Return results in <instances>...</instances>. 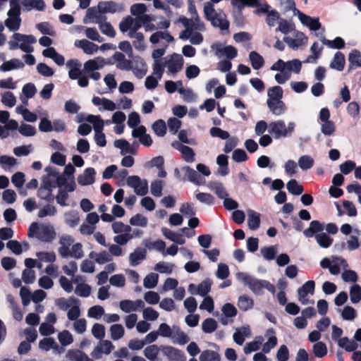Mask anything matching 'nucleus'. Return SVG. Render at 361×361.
Segmentation results:
<instances>
[{
    "mask_svg": "<svg viewBox=\"0 0 361 361\" xmlns=\"http://www.w3.org/2000/svg\"><path fill=\"white\" fill-rule=\"evenodd\" d=\"M1 102L8 107H13L16 104V99L13 92H6L1 97Z\"/></svg>",
    "mask_w": 361,
    "mask_h": 361,
    "instance_id": "obj_63",
    "label": "nucleus"
},
{
    "mask_svg": "<svg viewBox=\"0 0 361 361\" xmlns=\"http://www.w3.org/2000/svg\"><path fill=\"white\" fill-rule=\"evenodd\" d=\"M159 349L157 345H151L144 350L145 356L149 360L154 361L159 354Z\"/></svg>",
    "mask_w": 361,
    "mask_h": 361,
    "instance_id": "obj_51",
    "label": "nucleus"
},
{
    "mask_svg": "<svg viewBox=\"0 0 361 361\" xmlns=\"http://www.w3.org/2000/svg\"><path fill=\"white\" fill-rule=\"evenodd\" d=\"M283 91L281 87L274 86L268 89L267 95L269 99L267 100H282Z\"/></svg>",
    "mask_w": 361,
    "mask_h": 361,
    "instance_id": "obj_35",
    "label": "nucleus"
},
{
    "mask_svg": "<svg viewBox=\"0 0 361 361\" xmlns=\"http://www.w3.org/2000/svg\"><path fill=\"white\" fill-rule=\"evenodd\" d=\"M195 197L202 203H204L208 205H212L214 204V197L209 193L199 192L196 194Z\"/></svg>",
    "mask_w": 361,
    "mask_h": 361,
    "instance_id": "obj_61",
    "label": "nucleus"
},
{
    "mask_svg": "<svg viewBox=\"0 0 361 361\" xmlns=\"http://www.w3.org/2000/svg\"><path fill=\"white\" fill-rule=\"evenodd\" d=\"M132 38H135V40L133 42L134 47L139 51H144L145 49V37L143 33L137 32L133 35Z\"/></svg>",
    "mask_w": 361,
    "mask_h": 361,
    "instance_id": "obj_53",
    "label": "nucleus"
},
{
    "mask_svg": "<svg viewBox=\"0 0 361 361\" xmlns=\"http://www.w3.org/2000/svg\"><path fill=\"white\" fill-rule=\"evenodd\" d=\"M163 235L169 240L179 244L183 245L185 240L182 235L176 233L167 228H162L161 229Z\"/></svg>",
    "mask_w": 361,
    "mask_h": 361,
    "instance_id": "obj_23",
    "label": "nucleus"
},
{
    "mask_svg": "<svg viewBox=\"0 0 361 361\" xmlns=\"http://www.w3.org/2000/svg\"><path fill=\"white\" fill-rule=\"evenodd\" d=\"M25 66L24 63L18 59H13L10 61L4 62L0 66L1 71L6 72L13 69L23 68Z\"/></svg>",
    "mask_w": 361,
    "mask_h": 361,
    "instance_id": "obj_22",
    "label": "nucleus"
},
{
    "mask_svg": "<svg viewBox=\"0 0 361 361\" xmlns=\"http://www.w3.org/2000/svg\"><path fill=\"white\" fill-rule=\"evenodd\" d=\"M286 187L288 192L293 195H300L304 190L303 186L298 184L295 179L290 180L287 183Z\"/></svg>",
    "mask_w": 361,
    "mask_h": 361,
    "instance_id": "obj_32",
    "label": "nucleus"
},
{
    "mask_svg": "<svg viewBox=\"0 0 361 361\" xmlns=\"http://www.w3.org/2000/svg\"><path fill=\"white\" fill-rule=\"evenodd\" d=\"M210 135L214 137H219L222 140H227L230 135L228 132L218 127H212L209 130Z\"/></svg>",
    "mask_w": 361,
    "mask_h": 361,
    "instance_id": "obj_60",
    "label": "nucleus"
},
{
    "mask_svg": "<svg viewBox=\"0 0 361 361\" xmlns=\"http://www.w3.org/2000/svg\"><path fill=\"white\" fill-rule=\"evenodd\" d=\"M134 62L136 63V66L133 67L132 70L137 78H142L147 73L146 63L140 56H136L134 58Z\"/></svg>",
    "mask_w": 361,
    "mask_h": 361,
    "instance_id": "obj_17",
    "label": "nucleus"
},
{
    "mask_svg": "<svg viewBox=\"0 0 361 361\" xmlns=\"http://www.w3.org/2000/svg\"><path fill=\"white\" fill-rule=\"evenodd\" d=\"M91 292V287L87 283H80L78 284L75 290V293L76 295L86 298L88 297Z\"/></svg>",
    "mask_w": 361,
    "mask_h": 361,
    "instance_id": "obj_56",
    "label": "nucleus"
},
{
    "mask_svg": "<svg viewBox=\"0 0 361 361\" xmlns=\"http://www.w3.org/2000/svg\"><path fill=\"white\" fill-rule=\"evenodd\" d=\"M183 59L180 54H173L171 59L168 61V69L171 73H176L180 71L183 66Z\"/></svg>",
    "mask_w": 361,
    "mask_h": 361,
    "instance_id": "obj_11",
    "label": "nucleus"
},
{
    "mask_svg": "<svg viewBox=\"0 0 361 361\" xmlns=\"http://www.w3.org/2000/svg\"><path fill=\"white\" fill-rule=\"evenodd\" d=\"M164 182L161 180H155L151 183V193L154 197H159L162 195Z\"/></svg>",
    "mask_w": 361,
    "mask_h": 361,
    "instance_id": "obj_52",
    "label": "nucleus"
},
{
    "mask_svg": "<svg viewBox=\"0 0 361 361\" xmlns=\"http://www.w3.org/2000/svg\"><path fill=\"white\" fill-rule=\"evenodd\" d=\"M204 12L205 18L210 21L214 27H219L221 30H228L230 25L228 20L223 19L216 13L211 3H207L204 5Z\"/></svg>",
    "mask_w": 361,
    "mask_h": 361,
    "instance_id": "obj_3",
    "label": "nucleus"
},
{
    "mask_svg": "<svg viewBox=\"0 0 361 361\" xmlns=\"http://www.w3.org/2000/svg\"><path fill=\"white\" fill-rule=\"evenodd\" d=\"M249 59L251 62V65L255 70H259L264 65V60L263 57L255 51H252L250 53Z\"/></svg>",
    "mask_w": 361,
    "mask_h": 361,
    "instance_id": "obj_24",
    "label": "nucleus"
},
{
    "mask_svg": "<svg viewBox=\"0 0 361 361\" xmlns=\"http://www.w3.org/2000/svg\"><path fill=\"white\" fill-rule=\"evenodd\" d=\"M111 337L114 341H117L121 338L124 334L125 330L121 324H113L110 327Z\"/></svg>",
    "mask_w": 361,
    "mask_h": 361,
    "instance_id": "obj_41",
    "label": "nucleus"
},
{
    "mask_svg": "<svg viewBox=\"0 0 361 361\" xmlns=\"http://www.w3.org/2000/svg\"><path fill=\"white\" fill-rule=\"evenodd\" d=\"M313 353L315 357H323L327 354V348L324 343L317 342L313 345Z\"/></svg>",
    "mask_w": 361,
    "mask_h": 361,
    "instance_id": "obj_49",
    "label": "nucleus"
},
{
    "mask_svg": "<svg viewBox=\"0 0 361 361\" xmlns=\"http://www.w3.org/2000/svg\"><path fill=\"white\" fill-rule=\"evenodd\" d=\"M178 150L181 152L183 158L186 162L192 163L194 161L195 152L191 147L181 145Z\"/></svg>",
    "mask_w": 361,
    "mask_h": 361,
    "instance_id": "obj_36",
    "label": "nucleus"
},
{
    "mask_svg": "<svg viewBox=\"0 0 361 361\" xmlns=\"http://www.w3.org/2000/svg\"><path fill=\"white\" fill-rule=\"evenodd\" d=\"M350 298L353 303L356 304L361 300V287L358 284H353L350 289Z\"/></svg>",
    "mask_w": 361,
    "mask_h": 361,
    "instance_id": "obj_45",
    "label": "nucleus"
},
{
    "mask_svg": "<svg viewBox=\"0 0 361 361\" xmlns=\"http://www.w3.org/2000/svg\"><path fill=\"white\" fill-rule=\"evenodd\" d=\"M315 288V283L314 281L310 280L306 281L300 288L298 290V300L303 304L306 305L309 300L307 298V294H313Z\"/></svg>",
    "mask_w": 361,
    "mask_h": 361,
    "instance_id": "obj_7",
    "label": "nucleus"
},
{
    "mask_svg": "<svg viewBox=\"0 0 361 361\" xmlns=\"http://www.w3.org/2000/svg\"><path fill=\"white\" fill-rule=\"evenodd\" d=\"M37 196L48 202H53L55 199L51 189L39 188L37 191Z\"/></svg>",
    "mask_w": 361,
    "mask_h": 361,
    "instance_id": "obj_58",
    "label": "nucleus"
},
{
    "mask_svg": "<svg viewBox=\"0 0 361 361\" xmlns=\"http://www.w3.org/2000/svg\"><path fill=\"white\" fill-rule=\"evenodd\" d=\"M160 39H164L168 43H171V42H173L174 38L167 31H166V32L157 31V32L153 33L149 37V41L153 44H157Z\"/></svg>",
    "mask_w": 361,
    "mask_h": 361,
    "instance_id": "obj_18",
    "label": "nucleus"
},
{
    "mask_svg": "<svg viewBox=\"0 0 361 361\" xmlns=\"http://www.w3.org/2000/svg\"><path fill=\"white\" fill-rule=\"evenodd\" d=\"M200 361H220V355L218 353L211 350H203L200 357Z\"/></svg>",
    "mask_w": 361,
    "mask_h": 361,
    "instance_id": "obj_37",
    "label": "nucleus"
},
{
    "mask_svg": "<svg viewBox=\"0 0 361 361\" xmlns=\"http://www.w3.org/2000/svg\"><path fill=\"white\" fill-rule=\"evenodd\" d=\"M345 56L341 52L338 51L335 54L334 59L330 63V68L338 71H342L345 66Z\"/></svg>",
    "mask_w": 361,
    "mask_h": 361,
    "instance_id": "obj_20",
    "label": "nucleus"
},
{
    "mask_svg": "<svg viewBox=\"0 0 361 361\" xmlns=\"http://www.w3.org/2000/svg\"><path fill=\"white\" fill-rule=\"evenodd\" d=\"M96 171L92 167L87 168L84 170L82 174H80L77 180L79 185L85 186L89 185L95 181Z\"/></svg>",
    "mask_w": 361,
    "mask_h": 361,
    "instance_id": "obj_8",
    "label": "nucleus"
},
{
    "mask_svg": "<svg viewBox=\"0 0 361 361\" xmlns=\"http://www.w3.org/2000/svg\"><path fill=\"white\" fill-rule=\"evenodd\" d=\"M160 350L169 361H185V353L178 348L171 345H161Z\"/></svg>",
    "mask_w": 361,
    "mask_h": 361,
    "instance_id": "obj_4",
    "label": "nucleus"
},
{
    "mask_svg": "<svg viewBox=\"0 0 361 361\" xmlns=\"http://www.w3.org/2000/svg\"><path fill=\"white\" fill-rule=\"evenodd\" d=\"M21 4L23 6L24 11H27L32 9L42 11L46 7L44 0H21Z\"/></svg>",
    "mask_w": 361,
    "mask_h": 361,
    "instance_id": "obj_15",
    "label": "nucleus"
},
{
    "mask_svg": "<svg viewBox=\"0 0 361 361\" xmlns=\"http://www.w3.org/2000/svg\"><path fill=\"white\" fill-rule=\"evenodd\" d=\"M324 228V224L319 221L313 220L310 222V226L304 230L303 234L308 238L314 236L317 243L321 247L327 248L331 245L334 240L326 233H322Z\"/></svg>",
    "mask_w": 361,
    "mask_h": 361,
    "instance_id": "obj_2",
    "label": "nucleus"
},
{
    "mask_svg": "<svg viewBox=\"0 0 361 361\" xmlns=\"http://www.w3.org/2000/svg\"><path fill=\"white\" fill-rule=\"evenodd\" d=\"M212 281L210 279H205L202 281L198 286H197V295H200L201 296H206L208 293L211 290V286H212Z\"/></svg>",
    "mask_w": 361,
    "mask_h": 361,
    "instance_id": "obj_48",
    "label": "nucleus"
},
{
    "mask_svg": "<svg viewBox=\"0 0 361 361\" xmlns=\"http://www.w3.org/2000/svg\"><path fill=\"white\" fill-rule=\"evenodd\" d=\"M20 4H21V0H10L11 8L7 13L8 16L20 18L21 8Z\"/></svg>",
    "mask_w": 361,
    "mask_h": 361,
    "instance_id": "obj_39",
    "label": "nucleus"
},
{
    "mask_svg": "<svg viewBox=\"0 0 361 361\" xmlns=\"http://www.w3.org/2000/svg\"><path fill=\"white\" fill-rule=\"evenodd\" d=\"M130 224L132 226L145 227L147 225V219L142 214H137L130 218Z\"/></svg>",
    "mask_w": 361,
    "mask_h": 361,
    "instance_id": "obj_59",
    "label": "nucleus"
},
{
    "mask_svg": "<svg viewBox=\"0 0 361 361\" xmlns=\"http://www.w3.org/2000/svg\"><path fill=\"white\" fill-rule=\"evenodd\" d=\"M152 129L157 135L159 137H163L166 133V123L164 122V120L159 119L153 123Z\"/></svg>",
    "mask_w": 361,
    "mask_h": 361,
    "instance_id": "obj_42",
    "label": "nucleus"
},
{
    "mask_svg": "<svg viewBox=\"0 0 361 361\" xmlns=\"http://www.w3.org/2000/svg\"><path fill=\"white\" fill-rule=\"evenodd\" d=\"M113 58L117 61V68L126 71H130L133 68L132 61L126 59L125 55L121 52H115L113 55Z\"/></svg>",
    "mask_w": 361,
    "mask_h": 361,
    "instance_id": "obj_12",
    "label": "nucleus"
},
{
    "mask_svg": "<svg viewBox=\"0 0 361 361\" xmlns=\"http://www.w3.org/2000/svg\"><path fill=\"white\" fill-rule=\"evenodd\" d=\"M247 225L250 229L256 230L260 225V216L259 214L253 211H248Z\"/></svg>",
    "mask_w": 361,
    "mask_h": 361,
    "instance_id": "obj_25",
    "label": "nucleus"
},
{
    "mask_svg": "<svg viewBox=\"0 0 361 361\" xmlns=\"http://www.w3.org/2000/svg\"><path fill=\"white\" fill-rule=\"evenodd\" d=\"M112 229L115 233H130L131 227L124 224L121 221H116L112 224Z\"/></svg>",
    "mask_w": 361,
    "mask_h": 361,
    "instance_id": "obj_62",
    "label": "nucleus"
},
{
    "mask_svg": "<svg viewBox=\"0 0 361 361\" xmlns=\"http://www.w3.org/2000/svg\"><path fill=\"white\" fill-rule=\"evenodd\" d=\"M263 341V338L262 336L256 337L255 341L252 342L247 343L244 347V353L245 354H249L253 351H256L259 350L260 345H262Z\"/></svg>",
    "mask_w": 361,
    "mask_h": 361,
    "instance_id": "obj_44",
    "label": "nucleus"
},
{
    "mask_svg": "<svg viewBox=\"0 0 361 361\" xmlns=\"http://www.w3.org/2000/svg\"><path fill=\"white\" fill-rule=\"evenodd\" d=\"M39 346L41 349L49 350L51 348H58V344L53 338H45L39 341Z\"/></svg>",
    "mask_w": 361,
    "mask_h": 361,
    "instance_id": "obj_57",
    "label": "nucleus"
},
{
    "mask_svg": "<svg viewBox=\"0 0 361 361\" xmlns=\"http://www.w3.org/2000/svg\"><path fill=\"white\" fill-rule=\"evenodd\" d=\"M314 159L308 155H303L298 159V165L303 171L311 169L314 166Z\"/></svg>",
    "mask_w": 361,
    "mask_h": 361,
    "instance_id": "obj_46",
    "label": "nucleus"
},
{
    "mask_svg": "<svg viewBox=\"0 0 361 361\" xmlns=\"http://www.w3.org/2000/svg\"><path fill=\"white\" fill-rule=\"evenodd\" d=\"M254 305L253 300L247 295H243L239 297L238 300V306L242 311H247L252 308Z\"/></svg>",
    "mask_w": 361,
    "mask_h": 361,
    "instance_id": "obj_33",
    "label": "nucleus"
},
{
    "mask_svg": "<svg viewBox=\"0 0 361 361\" xmlns=\"http://www.w3.org/2000/svg\"><path fill=\"white\" fill-rule=\"evenodd\" d=\"M218 324L216 321L212 318H207L202 322V331L206 334H211L217 329Z\"/></svg>",
    "mask_w": 361,
    "mask_h": 361,
    "instance_id": "obj_43",
    "label": "nucleus"
},
{
    "mask_svg": "<svg viewBox=\"0 0 361 361\" xmlns=\"http://www.w3.org/2000/svg\"><path fill=\"white\" fill-rule=\"evenodd\" d=\"M86 121L90 123H92L93 128L95 133H99L102 132L104 129V121L101 118L99 115L94 116V115H88L86 118Z\"/></svg>",
    "mask_w": 361,
    "mask_h": 361,
    "instance_id": "obj_26",
    "label": "nucleus"
},
{
    "mask_svg": "<svg viewBox=\"0 0 361 361\" xmlns=\"http://www.w3.org/2000/svg\"><path fill=\"white\" fill-rule=\"evenodd\" d=\"M158 279L157 274L150 273L144 279V286L147 288H153L157 285Z\"/></svg>",
    "mask_w": 361,
    "mask_h": 361,
    "instance_id": "obj_50",
    "label": "nucleus"
},
{
    "mask_svg": "<svg viewBox=\"0 0 361 361\" xmlns=\"http://www.w3.org/2000/svg\"><path fill=\"white\" fill-rule=\"evenodd\" d=\"M338 345L345 348L348 352H353L357 348V343L354 341H350L348 337H343L338 340Z\"/></svg>",
    "mask_w": 361,
    "mask_h": 361,
    "instance_id": "obj_38",
    "label": "nucleus"
},
{
    "mask_svg": "<svg viewBox=\"0 0 361 361\" xmlns=\"http://www.w3.org/2000/svg\"><path fill=\"white\" fill-rule=\"evenodd\" d=\"M114 348V345L111 341L109 340H102L91 353V356L96 360H99L102 358V353L109 355Z\"/></svg>",
    "mask_w": 361,
    "mask_h": 361,
    "instance_id": "obj_5",
    "label": "nucleus"
},
{
    "mask_svg": "<svg viewBox=\"0 0 361 361\" xmlns=\"http://www.w3.org/2000/svg\"><path fill=\"white\" fill-rule=\"evenodd\" d=\"M56 232L52 226L42 225L39 233H37V239L42 242L51 243L56 238Z\"/></svg>",
    "mask_w": 361,
    "mask_h": 361,
    "instance_id": "obj_9",
    "label": "nucleus"
},
{
    "mask_svg": "<svg viewBox=\"0 0 361 361\" xmlns=\"http://www.w3.org/2000/svg\"><path fill=\"white\" fill-rule=\"evenodd\" d=\"M114 146L121 150V154H125L126 153L135 154L136 150L130 147L129 142L124 140H117L114 142Z\"/></svg>",
    "mask_w": 361,
    "mask_h": 361,
    "instance_id": "obj_29",
    "label": "nucleus"
},
{
    "mask_svg": "<svg viewBox=\"0 0 361 361\" xmlns=\"http://www.w3.org/2000/svg\"><path fill=\"white\" fill-rule=\"evenodd\" d=\"M147 250L145 248L137 247L133 252L130 254L129 260L131 266H137L146 258Z\"/></svg>",
    "mask_w": 361,
    "mask_h": 361,
    "instance_id": "obj_16",
    "label": "nucleus"
},
{
    "mask_svg": "<svg viewBox=\"0 0 361 361\" xmlns=\"http://www.w3.org/2000/svg\"><path fill=\"white\" fill-rule=\"evenodd\" d=\"M58 338L61 344L63 346L70 345L73 341V336L68 330L60 332L58 335Z\"/></svg>",
    "mask_w": 361,
    "mask_h": 361,
    "instance_id": "obj_54",
    "label": "nucleus"
},
{
    "mask_svg": "<svg viewBox=\"0 0 361 361\" xmlns=\"http://www.w3.org/2000/svg\"><path fill=\"white\" fill-rule=\"evenodd\" d=\"M213 49L215 47L217 52L221 53L226 56L229 59H233L238 55V51L236 48L231 45H228L224 48H221L220 44L212 45Z\"/></svg>",
    "mask_w": 361,
    "mask_h": 361,
    "instance_id": "obj_21",
    "label": "nucleus"
},
{
    "mask_svg": "<svg viewBox=\"0 0 361 361\" xmlns=\"http://www.w3.org/2000/svg\"><path fill=\"white\" fill-rule=\"evenodd\" d=\"M5 25L11 31H16L20 28L21 23V18L8 16L4 22Z\"/></svg>",
    "mask_w": 361,
    "mask_h": 361,
    "instance_id": "obj_47",
    "label": "nucleus"
},
{
    "mask_svg": "<svg viewBox=\"0 0 361 361\" xmlns=\"http://www.w3.org/2000/svg\"><path fill=\"white\" fill-rule=\"evenodd\" d=\"M209 188L214 191L215 194L220 199H224L226 197L228 196V192L225 190L223 184L219 182H210Z\"/></svg>",
    "mask_w": 361,
    "mask_h": 361,
    "instance_id": "obj_31",
    "label": "nucleus"
},
{
    "mask_svg": "<svg viewBox=\"0 0 361 361\" xmlns=\"http://www.w3.org/2000/svg\"><path fill=\"white\" fill-rule=\"evenodd\" d=\"M118 5L116 2L110 1L106 2H101L98 5L99 13H116L118 10Z\"/></svg>",
    "mask_w": 361,
    "mask_h": 361,
    "instance_id": "obj_27",
    "label": "nucleus"
},
{
    "mask_svg": "<svg viewBox=\"0 0 361 361\" xmlns=\"http://www.w3.org/2000/svg\"><path fill=\"white\" fill-rule=\"evenodd\" d=\"M182 170L185 171V176L188 177V180L189 181L192 182L197 185L200 184L199 178H200V176L195 170L188 166H183Z\"/></svg>",
    "mask_w": 361,
    "mask_h": 361,
    "instance_id": "obj_40",
    "label": "nucleus"
},
{
    "mask_svg": "<svg viewBox=\"0 0 361 361\" xmlns=\"http://www.w3.org/2000/svg\"><path fill=\"white\" fill-rule=\"evenodd\" d=\"M268 131L274 135L275 139L288 136V130H286L285 122L281 120L270 123Z\"/></svg>",
    "mask_w": 361,
    "mask_h": 361,
    "instance_id": "obj_6",
    "label": "nucleus"
},
{
    "mask_svg": "<svg viewBox=\"0 0 361 361\" xmlns=\"http://www.w3.org/2000/svg\"><path fill=\"white\" fill-rule=\"evenodd\" d=\"M350 65L348 72L357 67H361V53L357 49H353L348 55Z\"/></svg>",
    "mask_w": 361,
    "mask_h": 361,
    "instance_id": "obj_19",
    "label": "nucleus"
},
{
    "mask_svg": "<svg viewBox=\"0 0 361 361\" xmlns=\"http://www.w3.org/2000/svg\"><path fill=\"white\" fill-rule=\"evenodd\" d=\"M13 40L8 42L9 49L11 50H16L20 49L23 51L27 53L23 56L25 62L30 66L35 63V58L30 53L34 51L33 47L30 45L37 42L35 36L32 35H24L19 32H15L12 36Z\"/></svg>",
    "mask_w": 361,
    "mask_h": 361,
    "instance_id": "obj_1",
    "label": "nucleus"
},
{
    "mask_svg": "<svg viewBox=\"0 0 361 361\" xmlns=\"http://www.w3.org/2000/svg\"><path fill=\"white\" fill-rule=\"evenodd\" d=\"M94 255L96 256L95 262L99 264H103L112 260V257L106 250H103L99 254L92 251L90 253L89 256L90 258H93Z\"/></svg>",
    "mask_w": 361,
    "mask_h": 361,
    "instance_id": "obj_30",
    "label": "nucleus"
},
{
    "mask_svg": "<svg viewBox=\"0 0 361 361\" xmlns=\"http://www.w3.org/2000/svg\"><path fill=\"white\" fill-rule=\"evenodd\" d=\"M104 310L102 306L94 305L88 310L87 315L89 317L99 319L104 314Z\"/></svg>",
    "mask_w": 361,
    "mask_h": 361,
    "instance_id": "obj_64",
    "label": "nucleus"
},
{
    "mask_svg": "<svg viewBox=\"0 0 361 361\" xmlns=\"http://www.w3.org/2000/svg\"><path fill=\"white\" fill-rule=\"evenodd\" d=\"M267 104L270 111L276 116L282 115L287 110V107L282 100H267Z\"/></svg>",
    "mask_w": 361,
    "mask_h": 361,
    "instance_id": "obj_13",
    "label": "nucleus"
},
{
    "mask_svg": "<svg viewBox=\"0 0 361 361\" xmlns=\"http://www.w3.org/2000/svg\"><path fill=\"white\" fill-rule=\"evenodd\" d=\"M242 275V281L249 286V288L256 294H259L262 289L263 280H259L252 278L250 276L245 274Z\"/></svg>",
    "mask_w": 361,
    "mask_h": 361,
    "instance_id": "obj_10",
    "label": "nucleus"
},
{
    "mask_svg": "<svg viewBox=\"0 0 361 361\" xmlns=\"http://www.w3.org/2000/svg\"><path fill=\"white\" fill-rule=\"evenodd\" d=\"M322 42L324 44L332 49H341L345 47V41L341 37H336L334 40H329L324 37Z\"/></svg>",
    "mask_w": 361,
    "mask_h": 361,
    "instance_id": "obj_34",
    "label": "nucleus"
},
{
    "mask_svg": "<svg viewBox=\"0 0 361 361\" xmlns=\"http://www.w3.org/2000/svg\"><path fill=\"white\" fill-rule=\"evenodd\" d=\"M75 46L81 48L87 54H92L98 50V46L87 39H77Z\"/></svg>",
    "mask_w": 361,
    "mask_h": 361,
    "instance_id": "obj_14",
    "label": "nucleus"
},
{
    "mask_svg": "<svg viewBox=\"0 0 361 361\" xmlns=\"http://www.w3.org/2000/svg\"><path fill=\"white\" fill-rule=\"evenodd\" d=\"M78 303L79 300L74 298H70L68 300L65 298H59L55 300V305L62 310H66L71 305Z\"/></svg>",
    "mask_w": 361,
    "mask_h": 361,
    "instance_id": "obj_28",
    "label": "nucleus"
},
{
    "mask_svg": "<svg viewBox=\"0 0 361 361\" xmlns=\"http://www.w3.org/2000/svg\"><path fill=\"white\" fill-rule=\"evenodd\" d=\"M92 334L97 339L103 340L105 336L104 326L98 323L94 324L92 328Z\"/></svg>",
    "mask_w": 361,
    "mask_h": 361,
    "instance_id": "obj_55",
    "label": "nucleus"
}]
</instances>
